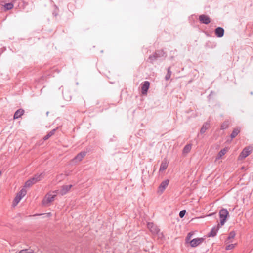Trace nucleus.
<instances>
[{"instance_id":"1","label":"nucleus","mask_w":253,"mask_h":253,"mask_svg":"<svg viewBox=\"0 0 253 253\" xmlns=\"http://www.w3.org/2000/svg\"><path fill=\"white\" fill-rule=\"evenodd\" d=\"M253 150V147L250 146H248L245 147L242 152L240 153V155L238 157L239 160H242L248 156L251 153Z\"/></svg>"},{"instance_id":"2","label":"nucleus","mask_w":253,"mask_h":253,"mask_svg":"<svg viewBox=\"0 0 253 253\" xmlns=\"http://www.w3.org/2000/svg\"><path fill=\"white\" fill-rule=\"evenodd\" d=\"M229 215V212L227 209H222L219 211V217L220 219V224L223 225L226 221V218Z\"/></svg>"},{"instance_id":"3","label":"nucleus","mask_w":253,"mask_h":253,"mask_svg":"<svg viewBox=\"0 0 253 253\" xmlns=\"http://www.w3.org/2000/svg\"><path fill=\"white\" fill-rule=\"evenodd\" d=\"M26 190L24 188L20 191L14 200L13 204L14 206H16L19 202L21 199L26 195Z\"/></svg>"},{"instance_id":"4","label":"nucleus","mask_w":253,"mask_h":253,"mask_svg":"<svg viewBox=\"0 0 253 253\" xmlns=\"http://www.w3.org/2000/svg\"><path fill=\"white\" fill-rule=\"evenodd\" d=\"M204 240V238H195L190 240L189 243L192 247H196L203 243Z\"/></svg>"},{"instance_id":"5","label":"nucleus","mask_w":253,"mask_h":253,"mask_svg":"<svg viewBox=\"0 0 253 253\" xmlns=\"http://www.w3.org/2000/svg\"><path fill=\"white\" fill-rule=\"evenodd\" d=\"M56 196L55 194L48 193L45 197L44 199L42 201V203L44 205L48 204L53 201L54 197Z\"/></svg>"},{"instance_id":"6","label":"nucleus","mask_w":253,"mask_h":253,"mask_svg":"<svg viewBox=\"0 0 253 253\" xmlns=\"http://www.w3.org/2000/svg\"><path fill=\"white\" fill-rule=\"evenodd\" d=\"M169 181L168 179H166L161 182L160 186H159V192L161 193L166 189L167 187L169 184Z\"/></svg>"},{"instance_id":"7","label":"nucleus","mask_w":253,"mask_h":253,"mask_svg":"<svg viewBox=\"0 0 253 253\" xmlns=\"http://www.w3.org/2000/svg\"><path fill=\"white\" fill-rule=\"evenodd\" d=\"M44 176V173H42L41 174H37L34 175V176L31 178V180L32 182V183L34 184L36 183L39 181H40L42 180Z\"/></svg>"},{"instance_id":"8","label":"nucleus","mask_w":253,"mask_h":253,"mask_svg":"<svg viewBox=\"0 0 253 253\" xmlns=\"http://www.w3.org/2000/svg\"><path fill=\"white\" fill-rule=\"evenodd\" d=\"M150 83L148 81H145L141 85V92L143 94H146L149 88Z\"/></svg>"},{"instance_id":"9","label":"nucleus","mask_w":253,"mask_h":253,"mask_svg":"<svg viewBox=\"0 0 253 253\" xmlns=\"http://www.w3.org/2000/svg\"><path fill=\"white\" fill-rule=\"evenodd\" d=\"M147 227L153 234L158 233L159 231L158 227L153 223H148L147 224Z\"/></svg>"},{"instance_id":"10","label":"nucleus","mask_w":253,"mask_h":253,"mask_svg":"<svg viewBox=\"0 0 253 253\" xmlns=\"http://www.w3.org/2000/svg\"><path fill=\"white\" fill-rule=\"evenodd\" d=\"M72 187V185H64L62 187V188L60 190L59 193L61 194V195H64L66 194L70 190Z\"/></svg>"},{"instance_id":"11","label":"nucleus","mask_w":253,"mask_h":253,"mask_svg":"<svg viewBox=\"0 0 253 253\" xmlns=\"http://www.w3.org/2000/svg\"><path fill=\"white\" fill-rule=\"evenodd\" d=\"M199 20L203 23L208 24L210 23V19L209 16L205 15H201L199 16Z\"/></svg>"},{"instance_id":"12","label":"nucleus","mask_w":253,"mask_h":253,"mask_svg":"<svg viewBox=\"0 0 253 253\" xmlns=\"http://www.w3.org/2000/svg\"><path fill=\"white\" fill-rule=\"evenodd\" d=\"M85 155V152H81L79 153L73 160L75 161L76 162H80L82 160Z\"/></svg>"},{"instance_id":"13","label":"nucleus","mask_w":253,"mask_h":253,"mask_svg":"<svg viewBox=\"0 0 253 253\" xmlns=\"http://www.w3.org/2000/svg\"><path fill=\"white\" fill-rule=\"evenodd\" d=\"M215 33L218 37H222L224 33V30L222 27H218L215 30Z\"/></svg>"},{"instance_id":"14","label":"nucleus","mask_w":253,"mask_h":253,"mask_svg":"<svg viewBox=\"0 0 253 253\" xmlns=\"http://www.w3.org/2000/svg\"><path fill=\"white\" fill-rule=\"evenodd\" d=\"M24 113V110L22 109L17 110L14 113V119H16L20 118Z\"/></svg>"},{"instance_id":"15","label":"nucleus","mask_w":253,"mask_h":253,"mask_svg":"<svg viewBox=\"0 0 253 253\" xmlns=\"http://www.w3.org/2000/svg\"><path fill=\"white\" fill-rule=\"evenodd\" d=\"M219 227H214L212 228L211 230L210 231V232L208 234V237H214L218 230Z\"/></svg>"},{"instance_id":"16","label":"nucleus","mask_w":253,"mask_h":253,"mask_svg":"<svg viewBox=\"0 0 253 253\" xmlns=\"http://www.w3.org/2000/svg\"><path fill=\"white\" fill-rule=\"evenodd\" d=\"M210 125V123L209 122L205 123L200 130V133L203 134L205 132L206 130L209 128Z\"/></svg>"},{"instance_id":"17","label":"nucleus","mask_w":253,"mask_h":253,"mask_svg":"<svg viewBox=\"0 0 253 253\" xmlns=\"http://www.w3.org/2000/svg\"><path fill=\"white\" fill-rule=\"evenodd\" d=\"M155 54H156V55L157 56L158 58L161 57L166 56L165 52L162 50L156 51V52H155Z\"/></svg>"},{"instance_id":"18","label":"nucleus","mask_w":253,"mask_h":253,"mask_svg":"<svg viewBox=\"0 0 253 253\" xmlns=\"http://www.w3.org/2000/svg\"><path fill=\"white\" fill-rule=\"evenodd\" d=\"M227 150L226 148H224L222 149L218 154V155L216 157V159H220L223 155H224L227 152Z\"/></svg>"},{"instance_id":"19","label":"nucleus","mask_w":253,"mask_h":253,"mask_svg":"<svg viewBox=\"0 0 253 253\" xmlns=\"http://www.w3.org/2000/svg\"><path fill=\"white\" fill-rule=\"evenodd\" d=\"M56 129H54L53 130H52L51 131H50L47 135H46L44 138H43V139L44 140H46L47 139H48L51 136H52L55 132Z\"/></svg>"},{"instance_id":"20","label":"nucleus","mask_w":253,"mask_h":253,"mask_svg":"<svg viewBox=\"0 0 253 253\" xmlns=\"http://www.w3.org/2000/svg\"><path fill=\"white\" fill-rule=\"evenodd\" d=\"M191 144H187L184 147L183 149V153L185 154H187L188 152H190V151L191 149Z\"/></svg>"},{"instance_id":"21","label":"nucleus","mask_w":253,"mask_h":253,"mask_svg":"<svg viewBox=\"0 0 253 253\" xmlns=\"http://www.w3.org/2000/svg\"><path fill=\"white\" fill-rule=\"evenodd\" d=\"M167 167H168L167 163L166 162H162L161 164V166H160L159 171H164L165 169H166Z\"/></svg>"},{"instance_id":"22","label":"nucleus","mask_w":253,"mask_h":253,"mask_svg":"<svg viewBox=\"0 0 253 253\" xmlns=\"http://www.w3.org/2000/svg\"><path fill=\"white\" fill-rule=\"evenodd\" d=\"M239 132H240V130L239 128H235L231 134V138L233 139V138H235L238 135V134L239 133Z\"/></svg>"},{"instance_id":"23","label":"nucleus","mask_w":253,"mask_h":253,"mask_svg":"<svg viewBox=\"0 0 253 253\" xmlns=\"http://www.w3.org/2000/svg\"><path fill=\"white\" fill-rule=\"evenodd\" d=\"M158 57L156 55V54L154 53V55H150L148 58V61L151 63L153 62L154 61L158 59Z\"/></svg>"},{"instance_id":"24","label":"nucleus","mask_w":253,"mask_h":253,"mask_svg":"<svg viewBox=\"0 0 253 253\" xmlns=\"http://www.w3.org/2000/svg\"><path fill=\"white\" fill-rule=\"evenodd\" d=\"M228 121H224L222 125H221V129L224 130L227 128L228 127Z\"/></svg>"},{"instance_id":"25","label":"nucleus","mask_w":253,"mask_h":253,"mask_svg":"<svg viewBox=\"0 0 253 253\" xmlns=\"http://www.w3.org/2000/svg\"><path fill=\"white\" fill-rule=\"evenodd\" d=\"M235 233L234 231H232L230 233L229 236L228 237L227 240L226 241V243H228V240H230L231 239H233L235 237Z\"/></svg>"},{"instance_id":"26","label":"nucleus","mask_w":253,"mask_h":253,"mask_svg":"<svg viewBox=\"0 0 253 253\" xmlns=\"http://www.w3.org/2000/svg\"><path fill=\"white\" fill-rule=\"evenodd\" d=\"M13 7V5L11 3H6L4 5V8L6 10H10Z\"/></svg>"},{"instance_id":"27","label":"nucleus","mask_w":253,"mask_h":253,"mask_svg":"<svg viewBox=\"0 0 253 253\" xmlns=\"http://www.w3.org/2000/svg\"><path fill=\"white\" fill-rule=\"evenodd\" d=\"M193 234H194L193 232H190L188 234L186 238V242H189V241H190V239H191L192 236L193 235Z\"/></svg>"},{"instance_id":"28","label":"nucleus","mask_w":253,"mask_h":253,"mask_svg":"<svg viewBox=\"0 0 253 253\" xmlns=\"http://www.w3.org/2000/svg\"><path fill=\"white\" fill-rule=\"evenodd\" d=\"M171 75V72L170 70V67H169L168 69V73L165 76L166 80H168L170 78Z\"/></svg>"},{"instance_id":"29","label":"nucleus","mask_w":253,"mask_h":253,"mask_svg":"<svg viewBox=\"0 0 253 253\" xmlns=\"http://www.w3.org/2000/svg\"><path fill=\"white\" fill-rule=\"evenodd\" d=\"M33 184V183H32V182L30 179L25 182V187H29Z\"/></svg>"},{"instance_id":"30","label":"nucleus","mask_w":253,"mask_h":253,"mask_svg":"<svg viewBox=\"0 0 253 253\" xmlns=\"http://www.w3.org/2000/svg\"><path fill=\"white\" fill-rule=\"evenodd\" d=\"M236 245V244H229L226 247V250H231V249H233L235 247Z\"/></svg>"},{"instance_id":"31","label":"nucleus","mask_w":253,"mask_h":253,"mask_svg":"<svg viewBox=\"0 0 253 253\" xmlns=\"http://www.w3.org/2000/svg\"><path fill=\"white\" fill-rule=\"evenodd\" d=\"M185 213H186V211L185 210H182L179 212V217L180 218H183L184 216Z\"/></svg>"},{"instance_id":"32","label":"nucleus","mask_w":253,"mask_h":253,"mask_svg":"<svg viewBox=\"0 0 253 253\" xmlns=\"http://www.w3.org/2000/svg\"><path fill=\"white\" fill-rule=\"evenodd\" d=\"M25 250V252H24L25 253H33V252L31 250V251H28L27 250Z\"/></svg>"},{"instance_id":"33","label":"nucleus","mask_w":253,"mask_h":253,"mask_svg":"<svg viewBox=\"0 0 253 253\" xmlns=\"http://www.w3.org/2000/svg\"><path fill=\"white\" fill-rule=\"evenodd\" d=\"M25 250H22L18 253H25Z\"/></svg>"}]
</instances>
